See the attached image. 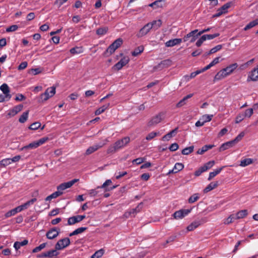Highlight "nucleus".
<instances>
[{
  "mask_svg": "<svg viewBox=\"0 0 258 258\" xmlns=\"http://www.w3.org/2000/svg\"><path fill=\"white\" fill-rule=\"evenodd\" d=\"M57 250L52 249L46 252L47 257L49 258H53L54 256H56L58 254V252L57 251Z\"/></svg>",
  "mask_w": 258,
  "mask_h": 258,
  "instance_id": "c9c22d12",
  "label": "nucleus"
},
{
  "mask_svg": "<svg viewBox=\"0 0 258 258\" xmlns=\"http://www.w3.org/2000/svg\"><path fill=\"white\" fill-rule=\"evenodd\" d=\"M235 144H234L232 141H230L229 142H226L225 143H223L221 145V146L220 147L219 151L220 152L224 151L232 147H233Z\"/></svg>",
  "mask_w": 258,
  "mask_h": 258,
  "instance_id": "f3484780",
  "label": "nucleus"
},
{
  "mask_svg": "<svg viewBox=\"0 0 258 258\" xmlns=\"http://www.w3.org/2000/svg\"><path fill=\"white\" fill-rule=\"evenodd\" d=\"M0 89L3 92L4 94L6 95V97H8L9 98H11L12 96L10 94V88L7 84L4 83L2 84L0 87Z\"/></svg>",
  "mask_w": 258,
  "mask_h": 258,
  "instance_id": "dca6fc26",
  "label": "nucleus"
},
{
  "mask_svg": "<svg viewBox=\"0 0 258 258\" xmlns=\"http://www.w3.org/2000/svg\"><path fill=\"white\" fill-rule=\"evenodd\" d=\"M177 130L178 128L176 127L172 130L171 132L164 136L162 138V140L163 141H169L171 138L175 136L177 132Z\"/></svg>",
  "mask_w": 258,
  "mask_h": 258,
  "instance_id": "2eb2a0df",
  "label": "nucleus"
},
{
  "mask_svg": "<svg viewBox=\"0 0 258 258\" xmlns=\"http://www.w3.org/2000/svg\"><path fill=\"white\" fill-rule=\"evenodd\" d=\"M144 46L143 45H140L138 47L136 48L135 50L132 52V54L133 56H136L141 53L144 50Z\"/></svg>",
  "mask_w": 258,
  "mask_h": 258,
  "instance_id": "2f4dec72",
  "label": "nucleus"
},
{
  "mask_svg": "<svg viewBox=\"0 0 258 258\" xmlns=\"http://www.w3.org/2000/svg\"><path fill=\"white\" fill-rule=\"evenodd\" d=\"M193 94H189L183 97L178 103H177L176 106L177 108L181 107L186 104V101L192 97Z\"/></svg>",
  "mask_w": 258,
  "mask_h": 258,
  "instance_id": "412c9836",
  "label": "nucleus"
},
{
  "mask_svg": "<svg viewBox=\"0 0 258 258\" xmlns=\"http://www.w3.org/2000/svg\"><path fill=\"white\" fill-rule=\"evenodd\" d=\"M200 225L199 222H194L187 227V230L189 231L194 230Z\"/></svg>",
  "mask_w": 258,
  "mask_h": 258,
  "instance_id": "ea45409f",
  "label": "nucleus"
},
{
  "mask_svg": "<svg viewBox=\"0 0 258 258\" xmlns=\"http://www.w3.org/2000/svg\"><path fill=\"white\" fill-rule=\"evenodd\" d=\"M109 105L110 103H108L97 109L95 112V115H98L104 112L109 107Z\"/></svg>",
  "mask_w": 258,
  "mask_h": 258,
  "instance_id": "c756f323",
  "label": "nucleus"
},
{
  "mask_svg": "<svg viewBox=\"0 0 258 258\" xmlns=\"http://www.w3.org/2000/svg\"><path fill=\"white\" fill-rule=\"evenodd\" d=\"M218 185V182H211L204 189V192L205 193L208 192L212 189L217 187Z\"/></svg>",
  "mask_w": 258,
  "mask_h": 258,
  "instance_id": "5701e85b",
  "label": "nucleus"
},
{
  "mask_svg": "<svg viewBox=\"0 0 258 258\" xmlns=\"http://www.w3.org/2000/svg\"><path fill=\"white\" fill-rule=\"evenodd\" d=\"M130 141V138L128 137H125L121 140H118L114 143L115 148H117L118 150L120 149V148L125 146Z\"/></svg>",
  "mask_w": 258,
  "mask_h": 258,
  "instance_id": "0eeeda50",
  "label": "nucleus"
},
{
  "mask_svg": "<svg viewBox=\"0 0 258 258\" xmlns=\"http://www.w3.org/2000/svg\"><path fill=\"white\" fill-rule=\"evenodd\" d=\"M86 218L85 215H77L69 218L68 220V224L72 225L77 223H79Z\"/></svg>",
  "mask_w": 258,
  "mask_h": 258,
  "instance_id": "423d86ee",
  "label": "nucleus"
},
{
  "mask_svg": "<svg viewBox=\"0 0 258 258\" xmlns=\"http://www.w3.org/2000/svg\"><path fill=\"white\" fill-rule=\"evenodd\" d=\"M162 120L161 115L160 113L152 117V118L148 122L149 126H152L156 125L161 122Z\"/></svg>",
  "mask_w": 258,
  "mask_h": 258,
  "instance_id": "9b49d317",
  "label": "nucleus"
},
{
  "mask_svg": "<svg viewBox=\"0 0 258 258\" xmlns=\"http://www.w3.org/2000/svg\"><path fill=\"white\" fill-rule=\"evenodd\" d=\"M178 145L177 143L172 144L169 147V149L171 151H175L178 149Z\"/></svg>",
  "mask_w": 258,
  "mask_h": 258,
  "instance_id": "69168bd1",
  "label": "nucleus"
},
{
  "mask_svg": "<svg viewBox=\"0 0 258 258\" xmlns=\"http://www.w3.org/2000/svg\"><path fill=\"white\" fill-rule=\"evenodd\" d=\"M207 170V168L205 167V169L203 167V166H202L200 167L198 170H197L195 172V175L196 176H200L202 173L206 171Z\"/></svg>",
  "mask_w": 258,
  "mask_h": 258,
  "instance_id": "3c124183",
  "label": "nucleus"
},
{
  "mask_svg": "<svg viewBox=\"0 0 258 258\" xmlns=\"http://www.w3.org/2000/svg\"><path fill=\"white\" fill-rule=\"evenodd\" d=\"M258 25V19H256L247 24L243 28L244 31H247Z\"/></svg>",
  "mask_w": 258,
  "mask_h": 258,
  "instance_id": "bb28decb",
  "label": "nucleus"
},
{
  "mask_svg": "<svg viewBox=\"0 0 258 258\" xmlns=\"http://www.w3.org/2000/svg\"><path fill=\"white\" fill-rule=\"evenodd\" d=\"M215 164L214 161H210L206 163L203 166L204 169H205V167L207 168V170L211 168Z\"/></svg>",
  "mask_w": 258,
  "mask_h": 258,
  "instance_id": "e2e57ef3",
  "label": "nucleus"
},
{
  "mask_svg": "<svg viewBox=\"0 0 258 258\" xmlns=\"http://www.w3.org/2000/svg\"><path fill=\"white\" fill-rule=\"evenodd\" d=\"M172 64V61L170 59H165L160 62V66H162L164 68H168Z\"/></svg>",
  "mask_w": 258,
  "mask_h": 258,
  "instance_id": "a18cd8bd",
  "label": "nucleus"
},
{
  "mask_svg": "<svg viewBox=\"0 0 258 258\" xmlns=\"http://www.w3.org/2000/svg\"><path fill=\"white\" fill-rule=\"evenodd\" d=\"M111 183H112V181L110 179H107L105 181V182H104V183L101 186H98L97 187V189H98L100 188H103L105 189L106 188H107L106 186L107 185H109V184H110Z\"/></svg>",
  "mask_w": 258,
  "mask_h": 258,
  "instance_id": "0e129e2a",
  "label": "nucleus"
},
{
  "mask_svg": "<svg viewBox=\"0 0 258 258\" xmlns=\"http://www.w3.org/2000/svg\"><path fill=\"white\" fill-rule=\"evenodd\" d=\"M214 147V145H206L204 146L202 148L199 149L197 151V154H203L205 152L208 151L209 149H212Z\"/></svg>",
  "mask_w": 258,
  "mask_h": 258,
  "instance_id": "393cba45",
  "label": "nucleus"
},
{
  "mask_svg": "<svg viewBox=\"0 0 258 258\" xmlns=\"http://www.w3.org/2000/svg\"><path fill=\"white\" fill-rule=\"evenodd\" d=\"M46 243H43L41 244L39 246H37L35 248H34L33 249L32 252L33 253H35V252H37L40 251L41 250L43 249L46 246Z\"/></svg>",
  "mask_w": 258,
  "mask_h": 258,
  "instance_id": "864d4df0",
  "label": "nucleus"
},
{
  "mask_svg": "<svg viewBox=\"0 0 258 258\" xmlns=\"http://www.w3.org/2000/svg\"><path fill=\"white\" fill-rule=\"evenodd\" d=\"M220 35V34L218 33H215L213 34H206L207 39V40H211L217 37H218Z\"/></svg>",
  "mask_w": 258,
  "mask_h": 258,
  "instance_id": "338daca9",
  "label": "nucleus"
},
{
  "mask_svg": "<svg viewBox=\"0 0 258 258\" xmlns=\"http://www.w3.org/2000/svg\"><path fill=\"white\" fill-rule=\"evenodd\" d=\"M224 168V166H222L218 169H216L215 171L213 172H211L209 173V176L208 177V180H211L213 177L216 176L217 174L220 173L222 170Z\"/></svg>",
  "mask_w": 258,
  "mask_h": 258,
  "instance_id": "cd10ccee",
  "label": "nucleus"
},
{
  "mask_svg": "<svg viewBox=\"0 0 258 258\" xmlns=\"http://www.w3.org/2000/svg\"><path fill=\"white\" fill-rule=\"evenodd\" d=\"M194 147L193 146L186 147L184 149H183L181 153L183 155H188L190 153H192L194 151Z\"/></svg>",
  "mask_w": 258,
  "mask_h": 258,
  "instance_id": "e433bc0d",
  "label": "nucleus"
},
{
  "mask_svg": "<svg viewBox=\"0 0 258 258\" xmlns=\"http://www.w3.org/2000/svg\"><path fill=\"white\" fill-rule=\"evenodd\" d=\"M164 0H157L149 5V6L155 9L158 8H162L164 4Z\"/></svg>",
  "mask_w": 258,
  "mask_h": 258,
  "instance_id": "a211bd4d",
  "label": "nucleus"
},
{
  "mask_svg": "<svg viewBox=\"0 0 258 258\" xmlns=\"http://www.w3.org/2000/svg\"><path fill=\"white\" fill-rule=\"evenodd\" d=\"M48 140V137H44V138H42L40 139H39L38 141H37V142L38 146H40V145L45 143Z\"/></svg>",
  "mask_w": 258,
  "mask_h": 258,
  "instance_id": "774afa93",
  "label": "nucleus"
},
{
  "mask_svg": "<svg viewBox=\"0 0 258 258\" xmlns=\"http://www.w3.org/2000/svg\"><path fill=\"white\" fill-rule=\"evenodd\" d=\"M234 2H229L225 4L220 8L221 10H222L224 13V14H226L228 12V9L234 6Z\"/></svg>",
  "mask_w": 258,
  "mask_h": 258,
  "instance_id": "b1692460",
  "label": "nucleus"
},
{
  "mask_svg": "<svg viewBox=\"0 0 258 258\" xmlns=\"http://www.w3.org/2000/svg\"><path fill=\"white\" fill-rule=\"evenodd\" d=\"M129 61V58L127 57H123L113 67V69L117 71L120 70L123 66H125Z\"/></svg>",
  "mask_w": 258,
  "mask_h": 258,
  "instance_id": "1a4fd4ad",
  "label": "nucleus"
},
{
  "mask_svg": "<svg viewBox=\"0 0 258 258\" xmlns=\"http://www.w3.org/2000/svg\"><path fill=\"white\" fill-rule=\"evenodd\" d=\"M226 76H227V75H226L225 72L223 71V69H222L215 75L214 81L220 80Z\"/></svg>",
  "mask_w": 258,
  "mask_h": 258,
  "instance_id": "c85d7f7f",
  "label": "nucleus"
},
{
  "mask_svg": "<svg viewBox=\"0 0 258 258\" xmlns=\"http://www.w3.org/2000/svg\"><path fill=\"white\" fill-rule=\"evenodd\" d=\"M253 114V109L252 108H248L246 109L243 114L244 117H250L252 114Z\"/></svg>",
  "mask_w": 258,
  "mask_h": 258,
  "instance_id": "4d7b16f0",
  "label": "nucleus"
},
{
  "mask_svg": "<svg viewBox=\"0 0 258 258\" xmlns=\"http://www.w3.org/2000/svg\"><path fill=\"white\" fill-rule=\"evenodd\" d=\"M238 67L237 63H232L226 68L223 69V71L225 72L227 76L231 74Z\"/></svg>",
  "mask_w": 258,
  "mask_h": 258,
  "instance_id": "ddd939ff",
  "label": "nucleus"
},
{
  "mask_svg": "<svg viewBox=\"0 0 258 258\" xmlns=\"http://www.w3.org/2000/svg\"><path fill=\"white\" fill-rule=\"evenodd\" d=\"M249 79L253 81L258 80V68L251 71L248 77L247 81H249Z\"/></svg>",
  "mask_w": 258,
  "mask_h": 258,
  "instance_id": "4468645a",
  "label": "nucleus"
},
{
  "mask_svg": "<svg viewBox=\"0 0 258 258\" xmlns=\"http://www.w3.org/2000/svg\"><path fill=\"white\" fill-rule=\"evenodd\" d=\"M191 211V209H181L173 213L172 216L175 219H182L187 215Z\"/></svg>",
  "mask_w": 258,
  "mask_h": 258,
  "instance_id": "20e7f679",
  "label": "nucleus"
},
{
  "mask_svg": "<svg viewBox=\"0 0 258 258\" xmlns=\"http://www.w3.org/2000/svg\"><path fill=\"white\" fill-rule=\"evenodd\" d=\"M46 90H48V94H49V96L51 97L55 93V88L53 86L47 88Z\"/></svg>",
  "mask_w": 258,
  "mask_h": 258,
  "instance_id": "bf43d9fd",
  "label": "nucleus"
},
{
  "mask_svg": "<svg viewBox=\"0 0 258 258\" xmlns=\"http://www.w3.org/2000/svg\"><path fill=\"white\" fill-rule=\"evenodd\" d=\"M199 198L200 197L199 194H195L189 198L188 202L189 203L192 204L198 201L199 199Z\"/></svg>",
  "mask_w": 258,
  "mask_h": 258,
  "instance_id": "a19ab883",
  "label": "nucleus"
},
{
  "mask_svg": "<svg viewBox=\"0 0 258 258\" xmlns=\"http://www.w3.org/2000/svg\"><path fill=\"white\" fill-rule=\"evenodd\" d=\"M159 134V133L152 132L149 133L146 137V139L148 141H150L155 137Z\"/></svg>",
  "mask_w": 258,
  "mask_h": 258,
  "instance_id": "5fc2aeb1",
  "label": "nucleus"
},
{
  "mask_svg": "<svg viewBox=\"0 0 258 258\" xmlns=\"http://www.w3.org/2000/svg\"><path fill=\"white\" fill-rule=\"evenodd\" d=\"M66 189H67L66 186L64 183H62L60 184V185H59L57 187V190L56 191H58L60 193H61V195H62L63 194L62 190H63Z\"/></svg>",
  "mask_w": 258,
  "mask_h": 258,
  "instance_id": "052dcab7",
  "label": "nucleus"
},
{
  "mask_svg": "<svg viewBox=\"0 0 258 258\" xmlns=\"http://www.w3.org/2000/svg\"><path fill=\"white\" fill-rule=\"evenodd\" d=\"M29 114V111L27 110L22 113V114L20 116L19 121L21 123H24L28 119Z\"/></svg>",
  "mask_w": 258,
  "mask_h": 258,
  "instance_id": "72a5a7b5",
  "label": "nucleus"
},
{
  "mask_svg": "<svg viewBox=\"0 0 258 258\" xmlns=\"http://www.w3.org/2000/svg\"><path fill=\"white\" fill-rule=\"evenodd\" d=\"M38 147H39V146L37 144V141H35L32 143H30L28 145L23 147L22 148H21L20 150H21V151H23L25 150L34 149L37 148Z\"/></svg>",
  "mask_w": 258,
  "mask_h": 258,
  "instance_id": "aec40b11",
  "label": "nucleus"
},
{
  "mask_svg": "<svg viewBox=\"0 0 258 258\" xmlns=\"http://www.w3.org/2000/svg\"><path fill=\"white\" fill-rule=\"evenodd\" d=\"M139 212V210H137V209H132L130 211L125 212L124 213V216L126 217H128L130 216H135L136 214Z\"/></svg>",
  "mask_w": 258,
  "mask_h": 258,
  "instance_id": "58836bf2",
  "label": "nucleus"
},
{
  "mask_svg": "<svg viewBox=\"0 0 258 258\" xmlns=\"http://www.w3.org/2000/svg\"><path fill=\"white\" fill-rule=\"evenodd\" d=\"M40 126L41 123L39 122H35L32 123L29 127V128L32 130H36L39 128Z\"/></svg>",
  "mask_w": 258,
  "mask_h": 258,
  "instance_id": "8fccbe9b",
  "label": "nucleus"
},
{
  "mask_svg": "<svg viewBox=\"0 0 258 258\" xmlns=\"http://www.w3.org/2000/svg\"><path fill=\"white\" fill-rule=\"evenodd\" d=\"M102 145H95L92 146L90 147L86 151L85 154L86 155H89L93 152L97 151L98 149L102 147Z\"/></svg>",
  "mask_w": 258,
  "mask_h": 258,
  "instance_id": "6ab92c4d",
  "label": "nucleus"
},
{
  "mask_svg": "<svg viewBox=\"0 0 258 258\" xmlns=\"http://www.w3.org/2000/svg\"><path fill=\"white\" fill-rule=\"evenodd\" d=\"M28 240L25 239L22 241H16L14 244V247L16 250H18L21 246L26 245L28 244Z\"/></svg>",
  "mask_w": 258,
  "mask_h": 258,
  "instance_id": "a878e982",
  "label": "nucleus"
},
{
  "mask_svg": "<svg viewBox=\"0 0 258 258\" xmlns=\"http://www.w3.org/2000/svg\"><path fill=\"white\" fill-rule=\"evenodd\" d=\"M253 162V160L251 158H246L241 161L240 165L242 167H245L250 164Z\"/></svg>",
  "mask_w": 258,
  "mask_h": 258,
  "instance_id": "4c0bfd02",
  "label": "nucleus"
},
{
  "mask_svg": "<svg viewBox=\"0 0 258 258\" xmlns=\"http://www.w3.org/2000/svg\"><path fill=\"white\" fill-rule=\"evenodd\" d=\"M150 26H152V28H153L155 29H158L162 25V21L160 19L158 20H154L151 23H148Z\"/></svg>",
  "mask_w": 258,
  "mask_h": 258,
  "instance_id": "7c9ffc66",
  "label": "nucleus"
},
{
  "mask_svg": "<svg viewBox=\"0 0 258 258\" xmlns=\"http://www.w3.org/2000/svg\"><path fill=\"white\" fill-rule=\"evenodd\" d=\"M50 97L49 94H48V90H46L44 93L40 95V98L42 101H46Z\"/></svg>",
  "mask_w": 258,
  "mask_h": 258,
  "instance_id": "603ef678",
  "label": "nucleus"
},
{
  "mask_svg": "<svg viewBox=\"0 0 258 258\" xmlns=\"http://www.w3.org/2000/svg\"><path fill=\"white\" fill-rule=\"evenodd\" d=\"M59 230V228L56 227L51 228L46 233V236L49 239H53L58 235Z\"/></svg>",
  "mask_w": 258,
  "mask_h": 258,
  "instance_id": "39448f33",
  "label": "nucleus"
},
{
  "mask_svg": "<svg viewBox=\"0 0 258 258\" xmlns=\"http://www.w3.org/2000/svg\"><path fill=\"white\" fill-rule=\"evenodd\" d=\"M18 28V26L17 25H12L9 27H8L6 29V32H14L16 30H17Z\"/></svg>",
  "mask_w": 258,
  "mask_h": 258,
  "instance_id": "680f3d73",
  "label": "nucleus"
},
{
  "mask_svg": "<svg viewBox=\"0 0 258 258\" xmlns=\"http://www.w3.org/2000/svg\"><path fill=\"white\" fill-rule=\"evenodd\" d=\"M151 29L152 26H150L149 24L147 23L140 30L139 32L137 34V36L138 38H140L145 36L150 31Z\"/></svg>",
  "mask_w": 258,
  "mask_h": 258,
  "instance_id": "9d476101",
  "label": "nucleus"
},
{
  "mask_svg": "<svg viewBox=\"0 0 258 258\" xmlns=\"http://www.w3.org/2000/svg\"><path fill=\"white\" fill-rule=\"evenodd\" d=\"M84 51V48L82 46H76L73 48H72L70 52L71 54L74 55V54H80Z\"/></svg>",
  "mask_w": 258,
  "mask_h": 258,
  "instance_id": "4be33fe9",
  "label": "nucleus"
},
{
  "mask_svg": "<svg viewBox=\"0 0 258 258\" xmlns=\"http://www.w3.org/2000/svg\"><path fill=\"white\" fill-rule=\"evenodd\" d=\"M104 254V250L100 249L96 251L92 256L91 258H100Z\"/></svg>",
  "mask_w": 258,
  "mask_h": 258,
  "instance_id": "c03bdc74",
  "label": "nucleus"
},
{
  "mask_svg": "<svg viewBox=\"0 0 258 258\" xmlns=\"http://www.w3.org/2000/svg\"><path fill=\"white\" fill-rule=\"evenodd\" d=\"M123 41L121 38H118L111 44L107 49L104 52L103 56L108 57L112 54L122 44Z\"/></svg>",
  "mask_w": 258,
  "mask_h": 258,
  "instance_id": "f257e3e1",
  "label": "nucleus"
},
{
  "mask_svg": "<svg viewBox=\"0 0 258 258\" xmlns=\"http://www.w3.org/2000/svg\"><path fill=\"white\" fill-rule=\"evenodd\" d=\"M184 168V165L181 163H175L174 167V170H175V173H177L181 170Z\"/></svg>",
  "mask_w": 258,
  "mask_h": 258,
  "instance_id": "de8ad7c7",
  "label": "nucleus"
},
{
  "mask_svg": "<svg viewBox=\"0 0 258 258\" xmlns=\"http://www.w3.org/2000/svg\"><path fill=\"white\" fill-rule=\"evenodd\" d=\"M213 117V115L205 114L202 116V119L204 120V122L205 123L206 122L211 121Z\"/></svg>",
  "mask_w": 258,
  "mask_h": 258,
  "instance_id": "13d9d810",
  "label": "nucleus"
},
{
  "mask_svg": "<svg viewBox=\"0 0 258 258\" xmlns=\"http://www.w3.org/2000/svg\"><path fill=\"white\" fill-rule=\"evenodd\" d=\"M70 239L68 237L64 238L59 240L55 245L56 250H61L69 246L70 244Z\"/></svg>",
  "mask_w": 258,
  "mask_h": 258,
  "instance_id": "f03ea898",
  "label": "nucleus"
},
{
  "mask_svg": "<svg viewBox=\"0 0 258 258\" xmlns=\"http://www.w3.org/2000/svg\"><path fill=\"white\" fill-rule=\"evenodd\" d=\"M244 135L245 134L244 132H241L234 140H232V141L234 144L235 145L240 141H241L243 137L244 136Z\"/></svg>",
  "mask_w": 258,
  "mask_h": 258,
  "instance_id": "49530a36",
  "label": "nucleus"
},
{
  "mask_svg": "<svg viewBox=\"0 0 258 258\" xmlns=\"http://www.w3.org/2000/svg\"><path fill=\"white\" fill-rule=\"evenodd\" d=\"M79 181V179H74L72 180L68 181L67 182H64L67 188L71 187L72 185H73L76 182Z\"/></svg>",
  "mask_w": 258,
  "mask_h": 258,
  "instance_id": "6e6d98bb",
  "label": "nucleus"
},
{
  "mask_svg": "<svg viewBox=\"0 0 258 258\" xmlns=\"http://www.w3.org/2000/svg\"><path fill=\"white\" fill-rule=\"evenodd\" d=\"M107 27H104L99 28L96 30V34L98 35H103L107 33Z\"/></svg>",
  "mask_w": 258,
  "mask_h": 258,
  "instance_id": "79ce46f5",
  "label": "nucleus"
},
{
  "mask_svg": "<svg viewBox=\"0 0 258 258\" xmlns=\"http://www.w3.org/2000/svg\"><path fill=\"white\" fill-rule=\"evenodd\" d=\"M23 107V105L22 104H19L14 106L12 109L9 110L7 115V117L10 118L11 117L14 116L18 112L22 110Z\"/></svg>",
  "mask_w": 258,
  "mask_h": 258,
  "instance_id": "6e6552de",
  "label": "nucleus"
},
{
  "mask_svg": "<svg viewBox=\"0 0 258 258\" xmlns=\"http://www.w3.org/2000/svg\"><path fill=\"white\" fill-rule=\"evenodd\" d=\"M198 30L196 29L187 34L183 38V41L186 42L190 39L189 41L190 43L195 42L198 37L200 36L198 35Z\"/></svg>",
  "mask_w": 258,
  "mask_h": 258,
  "instance_id": "7ed1b4c3",
  "label": "nucleus"
},
{
  "mask_svg": "<svg viewBox=\"0 0 258 258\" xmlns=\"http://www.w3.org/2000/svg\"><path fill=\"white\" fill-rule=\"evenodd\" d=\"M11 163L10 158H6L0 161L1 165L4 167H6L7 165H10Z\"/></svg>",
  "mask_w": 258,
  "mask_h": 258,
  "instance_id": "09e8293b",
  "label": "nucleus"
},
{
  "mask_svg": "<svg viewBox=\"0 0 258 258\" xmlns=\"http://www.w3.org/2000/svg\"><path fill=\"white\" fill-rule=\"evenodd\" d=\"M222 48V45H218L215 47L212 48L207 53L206 55H210L212 53H215L217 51L220 50Z\"/></svg>",
  "mask_w": 258,
  "mask_h": 258,
  "instance_id": "37998d69",
  "label": "nucleus"
},
{
  "mask_svg": "<svg viewBox=\"0 0 258 258\" xmlns=\"http://www.w3.org/2000/svg\"><path fill=\"white\" fill-rule=\"evenodd\" d=\"M247 214L248 212L247 210H242L238 212L236 214V216H237V218L239 219L244 218L247 216Z\"/></svg>",
  "mask_w": 258,
  "mask_h": 258,
  "instance_id": "f704fd0d",
  "label": "nucleus"
},
{
  "mask_svg": "<svg viewBox=\"0 0 258 258\" xmlns=\"http://www.w3.org/2000/svg\"><path fill=\"white\" fill-rule=\"evenodd\" d=\"M182 42L181 38H175L173 39L169 40L165 43L166 47H173L176 45L179 44Z\"/></svg>",
  "mask_w": 258,
  "mask_h": 258,
  "instance_id": "f8f14e48",
  "label": "nucleus"
},
{
  "mask_svg": "<svg viewBox=\"0 0 258 258\" xmlns=\"http://www.w3.org/2000/svg\"><path fill=\"white\" fill-rule=\"evenodd\" d=\"M60 195H61V193H60L58 191H55V192H53L52 194H51L50 195L47 196L45 200L46 201H51L52 199H55V198H56L57 197L60 196Z\"/></svg>",
  "mask_w": 258,
  "mask_h": 258,
  "instance_id": "473e14b6",
  "label": "nucleus"
}]
</instances>
